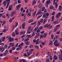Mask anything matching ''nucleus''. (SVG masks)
Segmentation results:
<instances>
[{
    "mask_svg": "<svg viewBox=\"0 0 62 62\" xmlns=\"http://www.w3.org/2000/svg\"><path fill=\"white\" fill-rule=\"evenodd\" d=\"M15 34L16 35H18L19 34V33L18 32V29H16L15 31Z\"/></svg>",
    "mask_w": 62,
    "mask_h": 62,
    "instance_id": "nucleus-1",
    "label": "nucleus"
},
{
    "mask_svg": "<svg viewBox=\"0 0 62 62\" xmlns=\"http://www.w3.org/2000/svg\"><path fill=\"white\" fill-rule=\"evenodd\" d=\"M15 13H16V12L14 10L13 12H11V13L10 14V16L11 17H12L13 16V15H14Z\"/></svg>",
    "mask_w": 62,
    "mask_h": 62,
    "instance_id": "nucleus-2",
    "label": "nucleus"
},
{
    "mask_svg": "<svg viewBox=\"0 0 62 62\" xmlns=\"http://www.w3.org/2000/svg\"><path fill=\"white\" fill-rule=\"evenodd\" d=\"M12 8H13V6L12 5H10L9 7L8 10H11L12 9Z\"/></svg>",
    "mask_w": 62,
    "mask_h": 62,
    "instance_id": "nucleus-3",
    "label": "nucleus"
},
{
    "mask_svg": "<svg viewBox=\"0 0 62 62\" xmlns=\"http://www.w3.org/2000/svg\"><path fill=\"white\" fill-rule=\"evenodd\" d=\"M0 50L2 52L5 50V48H4L3 47H0Z\"/></svg>",
    "mask_w": 62,
    "mask_h": 62,
    "instance_id": "nucleus-4",
    "label": "nucleus"
},
{
    "mask_svg": "<svg viewBox=\"0 0 62 62\" xmlns=\"http://www.w3.org/2000/svg\"><path fill=\"white\" fill-rule=\"evenodd\" d=\"M6 39V37H4L1 38V40L3 41H4L5 40V39Z\"/></svg>",
    "mask_w": 62,
    "mask_h": 62,
    "instance_id": "nucleus-5",
    "label": "nucleus"
},
{
    "mask_svg": "<svg viewBox=\"0 0 62 62\" xmlns=\"http://www.w3.org/2000/svg\"><path fill=\"white\" fill-rule=\"evenodd\" d=\"M58 30V29H57V27H56L54 29V30H53V31H54V32H55L57 30Z\"/></svg>",
    "mask_w": 62,
    "mask_h": 62,
    "instance_id": "nucleus-6",
    "label": "nucleus"
},
{
    "mask_svg": "<svg viewBox=\"0 0 62 62\" xmlns=\"http://www.w3.org/2000/svg\"><path fill=\"white\" fill-rule=\"evenodd\" d=\"M9 45L11 46L12 47H13L14 46V44L12 43H9Z\"/></svg>",
    "mask_w": 62,
    "mask_h": 62,
    "instance_id": "nucleus-7",
    "label": "nucleus"
},
{
    "mask_svg": "<svg viewBox=\"0 0 62 62\" xmlns=\"http://www.w3.org/2000/svg\"><path fill=\"white\" fill-rule=\"evenodd\" d=\"M20 7H21V4H19L18 6L17 7V10H19V8H20Z\"/></svg>",
    "mask_w": 62,
    "mask_h": 62,
    "instance_id": "nucleus-8",
    "label": "nucleus"
},
{
    "mask_svg": "<svg viewBox=\"0 0 62 62\" xmlns=\"http://www.w3.org/2000/svg\"><path fill=\"white\" fill-rule=\"evenodd\" d=\"M25 25V23H23L22 26V27L23 29H24V26Z\"/></svg>",
    "mask_w": 62,
    "mask_h": 62,
    "instance_id": "nucleus-9",
    "label": "nucleus"
},
{
    "mask_svg": "<svg viewBox=\"0 0 62 62\" xmlns=\"http://www.w3.org/2000/svg\"><path fill=\"white\" fill-rule=\"evenodd\" d=\"M54 59H55L56 60L58 59V57H57V56H56V55H54Z\"/></svg>",
    "mask_w": 62,
    "mask_h": 62,
    "instance_id": "nucleus-10",
    "label": "nucleus"
},
{
    "mask_svg": "<svg viewBox=\"0 0 62 62\" xmlns=\"http://www.w3.org/2000/svg\"><path fill=\"white\" fill-rule=\"evenodd\" d=\"M50 0L46 1V4H50Z\"/></svg>",
    "mask_w": 62,
    "mask_h": 62,
    "instance_id": "nucleus-11",
    "label": "nucleus"
},
{
    "mask_svg": "<svg viewBox=\"0 0 62 62\" xmlns=\"http://www.w3.org/2000/svg\"><path fill=\"white\" fill-rule=\"evenodd\" d=\"M55 46H59L60 45V44L58 43H57L55 45Z\"/></svg>",
    "mask_w": 62,
    "mask_h": 62,
    "instance_id": "nucleus-12",
    "label": "nucleus"
},
{
    "mask_svg": "<svg viewBox=\"0 0 62 62\" xmlns=\"http://www.w3.org/2000/svg\"><path fill=\"white\" fill-rule=\"evenodd\" d=\"M36 2V1H35V0H33L32 2V6H33V5H34L35 4Z\"/></svg>",
    "mask_w": 62,
    "mask_h": 62,
    "instance_id": "nucleus-13",
    "label": "nucleus"
},
{
    "mask_svg": "<svg viewBox=\"0 0 62 62\" xmlns=\"http://www.w3.org/2000/svg\"><path fill=\"white\" fill-rule=\"evenodd\" d=\"M14 40V38H12L11 39H9V41H10V42H11L12 41H13Z\"/></svg>",
    "mask_w": 62,
    "mask_h": 62,
    "instance_id": "nucleus-14",
    "label": "nucleus"
},
{
    "mask_svg": "<svg viewBox=\"0 0 62 62\" xmlns=\"http://www.w3.org/2000/svg\"><path fill=\"white\" fill-rule=\"evenodd\" d=\"M34 47H35V48L37 49H39V47L38 45L35 46Z\"/></svg>",
    "mask_w": 62,
    "mask_h": 62,
    "instance_id": "nucleus-15",
    "label": "nucleus"
},
{
    "mask_svg": "<svg viewBox=\"0 0 62 62\" xmlns=\"http://www.w3.org/2000/svg\"><path fill=\"white\" fill-rule=\"evenodd\" d=\"M47 33H45L44 34V38H45L46 37V36H47Z\"/></svg>",
    "mask_w": 62,
    "mask_h": 62,
    "instance_id": "nucleus-16",
    "label": "nucleus"
},
{
    "mask_svg": "<svg viewBox=\"0 0 62 62\" xmlns=\"http://www.w3.org/2000/svg\"><path fill=\"white\" fill-rule=\"evenodd\" d=\"M33 21H34V20L33 19H31L28 21V22L29 23H31L32 22H33Z\"/></svg>",
    "mask_w": 62,
    "mask_h": 62,
    "instance_id": "nucleus-17",
    "label": "nucleus"
},
{
    "mask_svg": "<svg viewBox=\"0 0 62 62\" xmlns=\"http://www.w3.org/2000/svg\"><path fill=\"white\" fill-rule=\"evenodd\" d=\"M62 9V6H59L58 9L59 10H61Z\"/></svg>",
    "mask_w": 62,
    "mask_h": 62,
    "instance_id": "nucleus-18",
    "label": "nucleus"
},
{
    "mask_svg": "<svg viewBox=\"0 0 62 62\" xmlns=\"http://www.w3.org/2000/svg\"><path fill=\"white\" fill-rule=\"evenodd\" d=\"M44 37V35L40 34V39H41L43 37Z\"/></svg>",
    "mask_w": 62,
    "mask_h": 62,
    "instance_id": "nucleus-19",
    "label": "nucleus"
},
{
    "mask_svg": "<svg viewBox=\"0 0 62 62\" xmlns=\"http://www.w3.org/2000/svg\"><path fill=\"white\" fill-rule=\"evenodd\" d=\"M6 2L7 4H9L10 2V0H6Z\"/></svg>",
    "mask_w": 62,
    "mask_h": 62,
    "instance_id": "nucleus-20",
    "label": "nucleus"
},
{
    "mask_svg": "<svg viewBox=\"0 0 62 62\" xmlns=\"http://www.w3.org/2000/svg\"><path fill=\"white\" fill-rule=\"evenodd\" d=\"M26 43V45H29L30 44V42H29L28 41H27V42H25Z\"/></svg>",
    "mask_w": 62,
    "mask_h": 62,
    "instance_id": "nucleus-21",
    "label": "nucleus"
},
{
    "mask_svg": "<svg viewBox=\"0 0 62 62\" xmlns=\"http://www.w3.org/2000/svg\"><path fill=\"white\" fill-rule=\"evenodd\" d=\"M3 4H4V6H6V5H7V2L6 1H4Z\"/></svg>",
    "mask_w": 62,
    "mask_h": 62,
    "instance_id": "nucleus-22",
    "label": "nucleus"
},
{
    "mask_svg": "<svg viewBox=\"0 0 62 62\" xmlns=\"http://www.w3.org/2000/svg\"><path fill=\"white\" fill-rule=\"evenodd\" d=\"M38 28L37 27H36L35 28L34 30V31H35V32H36L37 31V29H38Z\"/></svg>",
    "mask_w": 62,
    "mask_h": 62,
    "instance_id": "nucleus-23",
    "label": "nucleus"
},
{
    "mask_svg": "<svg viewBox=\"0 0 62 62\" xmlns=\"http://www.w3.org/2000/svg\"><path fill=\"white\" fill-rule=\"evenodd\" d=\"M47 17L46 15V14H44L43 16V18H45V17Z\"/></svg>",
    "mask_w": 62,
    "mask_h": 62,
    "instance_id": "nucleus-24",
    "label": "nucleus"
},
{
    "mask_svg": "<svg viewBox=\"0 0 62 62\" xmlns=\"http://www.w3.org/2000/svg\"><path fill=\"white\" fill-rule=\"evenodd\" d=\"M51 18L52 19V20L51 21V22H53L54 21V16H52L51 17Z\"/></svg>",
    "mask_w": 62,
    "mask_h": 62,
    "instance_id": "nucleus-25",
    "label": "nucleus"
},
{
    "mask_svg": "<svg viewBox=\"0 0 62 62\" xmlns=\"http://www.w3.org/2000/svg\"><path fill=\"white\" fill-rule=\"evenodd\" d=\"M13 34L12 35V36L13 37H14L15 36V33L14 32H13Z\"/></svg>",
    "mask_w": 62,
    "mask_h": 62,
    "instance_id": "nucleus-26",
    "label": "nucleus"
},
{
    "mask_svg": "<svg viewBox=\"0 0 62 62\" xmlns=\"http://www.w3.org/2000/svg\"><path fill=\"white\" fill-rule=\"evenodd\" d=\"M45 7H43L41 8V10L42 11H44V10L45 9Z\"/></svg>",
    "mask_w": 62,
    "mask_h": 62,
    "instance_id": "nucleus-27",
    "label": "nucleus"
},
{
    "mask_svg": "<svg viewBox=\"0 0 62 62\" xmlns=\"http://www.w3.org/2000/svg\"><path fill=\"white\" fill-rule=\"evenodd\" d=\"M12 50L11 49H10L9 51V52L10 54H12Z\"/></svg>",
    "mask_w": 62,
    "mask_h": 62,
    "instance_id": "nucleus-28",
    "label": "nucleus"
},
{
    "mask_svg": "<svg viewBox=\"0 0 62 62\" xmlns=\"http://www.w3.org/2000/svg\"><path fill=\"white\" fill-rule=\"evenodd\" d=\"M27 57H28L30 55V53H29V52H27Z\"/></svg>",
    "mask_w": 62,
    "mask_h": 62,
    "instance_id": "nucleus-29",
    "label": "nucleus"
},
{
    "mask_svg": "<svg viewBox=\"0 0 62 62\" xmlns=\"http://www.w3.org/2000/svg\"><path fill=\"white\" fill-rule=\"evenodd\" d=\"M30 30H29L28 29V30H27L28 32H27V33H28V34H30V33H31V32H30V31L29 32Z\"/></svg>",
    "mask_w": 62,
    "mask_h": 62,
    "instance_id": "nucleus-30",
    "label": "nucleus"
},
{
    "mask_svg": "<svg viewBox=\"0 0 62 62\" xmlns=\"http://www.w3.org/2000/svg\"><path fill=\"white\" fill-rule=\"evenodd\" d=\"M7 53H5V52L3 54V55L4 56H7Z\"/></svg>",
    "mask_w": 62,
    "mask_h": 62,
    "instance_id": "nucleus-31",
    "label": "nucleus"
},
{
    "mask_svg": "<svg viewBox=\"0 0 62 62\" xmlns=\"http://www.w3.org/2000/svg\"><path fill=\"white\" fill-rule=\"evenodd\" d=\"M40 30H42L43 29V26H40L39 27V29Z\"/></svg>",
    "mask_w": 62,
    "mask_h": 62,
    "instance_id": "nucleus-32",
    "label": "nucleus"
},
{
    "mask_svg": "<svg viewBox=\"0 0 62 62\" xmlns=\"http://www.w3.org/2000/svg\"><path fill=\"white\" fill-rule=\"evenodd\" d=\"M50 9H53L54 8V7L52 5L50 6Z\"/></svg>",
    "mask_w": 62,
    "mask_h": 62,
    "instance_id": "nucleus-33",
    "label": "nucleus"
},
{
    "mask_svg": "<svg viewBox=\"0 0 62 62\" xmlns=\"http://www.w3.org/2000/svg\"><path fill=\"white\" fill-rule=\"evenodd\" d=\"M25 31H23V32H21L20 33L21 34H25Z\"/></svg>",
    "mask_w": 62,
    "mask_h": 62,
    "instance_id": "nucleus-34",
    "label": "nucleus"
},
{
    "mask_svg": "<svg viewBox=\"0 0 62 62\" xmlns=\"http://www.w3.org/2000/svg\"><path fill=\"white\" fill-rule=\"evenodd\" d=\"M47 25L48 24H46L44 26V28H46V27L48 28Z\"/></svg>",
    "mask_w": 62,
    "mask_h": 62,
    "instance_id": "nucleus-35",
    "label": "nucleus"
},
{
    "mask_svg": "<svg viewBox=\"0 0 62 62\" xmlns=\"http://www.w3.org/2000/svg\"><path fill=\"white\" fill-rule=\"evenodd\" d=\"M4 53L7 54H8V50H6Z\"/></svg>",
    "mask_w": 62,
    "mask_h": 62,
    "instance_id": "nucleus-36",
    "label": "nucleus"
},
{
    "mask_svg": "<svg viewBox=\"0 0 62 62\" xmlns=\"http://www.w3.org/2000/svg\"><path fill=\"white\" fill-rule=\"evenodd\" d=\"M35 34V33L34 32H33L32 33V36H34Z\"/></svg>",
    "mask_w": 62,
    "mask_h": 62,
    "instance_id": "nucleus-37",
    "label": "nucleus"
},
{
    "mask_svg": "<svg viewBox=\"0 0 62 62\" xmlns=\"http://www.w3.org/2000/svg\"><path fill=\"white\" fill-rule=\"evenodd\" d=\"M31 15V13H29L27 14L28 16H30Z\"/></svg>",
    "mask_w": 62,
    "mask_h": 62,
    "instance_id": "nucleus-38",
    "label": "nucleus"
},
{
    "mask_svg": "<svg viewBox=\"0 0 62 62\" xmlns=\"http://www.w3.org/2000/svg\"><path fill=\"white\" fill-rule=\"evenodd\" d=\"M40 31V30L39 29H38L37 30V33H39Z\"/></svg>",
    "mask_w": 62,
    "mask_h": 62,
    "instance_id": "nucleus-39",
    "label": "nucleus"
},
{
    "mask_svg": "<svg viewBox=\"0 0 62 62\" xmlns=\"http://www.w3.org/2000/svg\"><path fill=\"white\" fill-rule=\"evenodd\" d=\"M7 30H6V29H4V30H3V32H5V31H6Z\"/></svg>",
    "mask_w": 62,
    "mask_h": 62,
    "instance_id": "nucleus-40",
    "label": "nucleus"
},
{
    "mask_svg": "<svg viewBox=\"0 0 62 62\" xmlns=\"http://www.w3.org/2000/svg\"><path fill=\"white\" fill-rule=\"evenodd\" d=\"M36 23V22H35L34 23H31V25H34V24H35V23Z\"/></svg>",
    "mask_w": 62,
    "mask_h": 62,
    "instance_id": "nucleus-41",
    "label": "nucleus"
},
{
    "mask_svg": "<svg viewBox=\"0 0 62 62\" xmlns=\"http://www.w3.org/2000/svg\"><path fill=\"white\" fill-rule=\"evenodd\" d=\"M40 21L41 23H42L43 22V19H42L40 20Z\"/></svg>",
    "mask_w": 62,
    "mask_h": 62,
    "instance_id": "nucleus-42",
    "label": "nucleus"
},
{
    "mask_svg": "<svg viewBox=\"0 0 62 62\" xmlns=\"http://www.w3.org/2000/svg\"><path fill=\"white\" fill-rule=\"evenodd\" d=\"M46 16H49V13H46Z\"/></svg>",
    "mask_w": 62,
    "mask_h": 62,
    "instance_id": "nucleus-43",
    "label": "nucleus"
},
{
    "mask_svg": "<svg viewBox=\"0 0 62 62\" xmlns=\"http://www.w3.org/2000/svg\"><path fill=\"white\" fill-rule=\"evenodd\" d=\"M50 25H51V24H49V25L47 24V27L48 29H50V28H49V27H50Z\"/></svg>",
    "mask_w": 62,
    "mask_h": 62,
    "instance_id": "nucleus-44",
    "label": "nucleus"
},
{
    "mask_svg": "<svg viewBox=\"0 0 62 62\" xmlns=\"http://www.w3.org/2000/svg\"><path fill=\"white\" fill-rule=\"evenodd\" d=\"M54 35H52L51 36V39H54Z\"/></svg>",
    "mask_w": 62,
    "mask_h": 62,
    "instance_id": "nucleus-45",
    "label": "nucleus"
},
{
    "mask_svg": "<svg viewBox=\"0 0 62 62\" xmlns=\"http://www.w3.org/2000/svg\"><path fill=\"white\" fill-rule=\"evenodd\" d=\"M38 13L39 14H40L41 13V12L40 11V10H39L38 11Z\"/></svg>",
    "mask_w": 62,
    "mask_h": 62,
    "instance_id": "nucleus-46",
    "label": "nucleus"
},
{
    "mask_svg": "<svg viewBox=\"0 0 62 62\" xmlns=\"http://www.w3.org/2000/svg\"><path fill=\"white\" fill-rule=\"evenodd\" d=\"M18 24V22H16V27H17V25Z\"/></svg>",
    "mask_w": 62,
    "mask_h": 62,
    "instance_id": "nucleus-47",
    "label": "nucleus"
},
{
    "mask_svg": "<svg viewBox=\"0 0 62 62\" xmlns=\"http://www.w3.org/2000/svg\"><path fill=\"white\" fill-rule=\"evenodd\" d=\"M38 24L39 25H40V24H41V23L40 22H39V21L38 22Z\"/></svg>",
    "mask_w": 62,
    "mask_h": 62,
    "instance_id": "nucleus-48",
    "label": "nucleus"
},
{
    "mask_svg": "<svg viewBox=\"0 0 62 62\" xmlns=\"http://www.w3.org/2000/svg\"><path fill=\"white\" fill-rule=\"evenodd\" d=\"M9 3H7V6L6 7V8H8V6H9Z\"/></svg>",
    "mask_w": 62,
    "mask_h": 62,
    "instance_id": "nucleus-49",
    "label": "nucleus"
},
{
    "mask_svg": "<svg viewBox=\"0 0 62 62\" xmlns=\"http://www.w3.org/2000/svg\"><path fill=\"white\" fill-rule=\"evenodd\" d=\"M49 59H51V60H53V58L52 57V56L50 55V57Z\"/></svg>",
    "mask_w": 62,
    "mask_h": 62,
    "instance_id": "nucleus-50",
    "label": "nucleus"
},
{
    "mask_svg": "<svg viewBox=\"0 0 62 62\" xmlns=\"http://www.w3.org/2000/svg\"><path fill=\"white\" fill-rule=\"evenodd\" d=\"M60 31H57L56 32V34H60Z\"/></svg>",
    "mask_w": 62,
    "mask_h": 62,
    "instance_id": "nucleus-51",
    "label": "nucleus"
},
{
    "mask_svg": "<svg viewBox=\"0 0 62 62\" xmlns=\"http://www.w3.org/2000/svg\"><path fill=\"white\" fill-rule=\"evenodd\" d=\"M29 47L30 48H33V46H32V45H31V46H29Z\"/></svg>",
    "mask_w": 62,
    "mask_h": 62,
    "instance_id": "nucleus-52",
    "label": "nucleus"
},
{
    "mask_svg": "<svg viewBox=\"0 0 62 62\" xmlns=\"http://www.w3.org/2000/svg\"><path fill=\"white\" fill-rule=\"evenodd\" d=\"M61 13H59L57 15L59 16H60V15H61Z\"/></svg>",
    "mask_w": 62,
    "mask_h": 62,
    "instance_id": "nucleus-53",
    "label": "nucleus"
},
{
    "mask_svg": "<svg viewBox=\"0 0 62 62\" xmlns=\"http://www.w3.org/2000/svg\"><path fill=\"white\" fill-rule=\"evenodd\" d=\"M39 7H41L42 6V4L41 3H40L39 5Z\"/></svg>",
    "mask_w": 62,
    "mask_h": 62,
    "instance_id": "nucleus-54",
    "label": "nucleus"
},
{
    "mask_svg": "<svg viewBox=\"0 0 62 62\" xmlns=\"http://www.w3.org/2000/svg\"><path fill=\"white\" fill-rule=\"evenodd\" d=\"M21 11H22L23 10V8H21Z\"/></svg>",
    "mask_w": 62,
    "mask_h": 62,
    "instance_id": "nucleus-55",
    "label": "nucleus"
},
{
    "mask_svg": "<svg viewBox=\"0 0 62 62\" xmlns=\"http://www.w3.org/2000/svg\"><path fill=\"white\" fill-rule=\"evenodd\" d=\"M4 43H0V45H2V46L4 45Z\"/></svg>",
    "mask_w": 62,
    "mask_h": 62,
    "instance_id": "nucleus-56",
    "label": "nucleus"
},
{
    "mask_svg": "<svg viewBox=\"0 0 62 62\" xmlns=\"http://www.w3.org/2000/svg\"><path fill=\"white\" fill-rule=\"evenodd\" d=\"M3 56V54L2 53H0V56L2 57Z\"/></svg>",
    "mask_w": 62,
    "mask_h": 62,
    "instance_id": "nucleus-57",
    "label": "nucleus"
},
{
    "mask_svg": "<svg viewBox=\"0 0 62 62\" xmlns=\"http://www.w3.org/2000/svg\"><path fill=\"white\" fill-rule=\"evenodd\" d=\"M23 55L24 56H27V54H26V53H24V54H23Z\"/></svg>",
    "mask_w": 62,
    "mask_h": 62,
    "instance_id": "nucleus-58",
    "label": "nucleus"
},
{
    "mask_svg": "<svg viewBox=\"0 0 62 62\" xmlns=\"http://www.w3.org/2000/svg\"><path fill=\"white\" fill-rule=\"evenodd\" d=\"M15 47H13L12 48V50H15Z\"/></svg>",
    "mask_w": 62,
    "mask_h": 62,
    "instance_id": "nucleus-59",
    "label": "nucleus"
},
{
    "mask_svg": "<svg viewBox=\"0 0 62 62\" xmlns=\"http://www.w3.org/2000/svg\"><path fill=\"white\" fill-rule=\"evenodd\" d=\"M25 1V3H28V0H24Z\"/></svg>",
    "mask_w": 62,
    "mask_h": 62,
    "instance_id": "nucleus-60",
    "label": "nucleus"
},
{
    "mask_svg": "<svg viewBox=\"0 0 62 62\" xmlns=\"http://www.w3.org/2000/svg\"><path fill=\"white\" fill-rule=\"evenodd\" d=\"M33 42H36V39H34L33 40Z\"/></svg>",
    "mask_w": 62,
    "mask_h": 62,
    "instance_id": "nucleus-61",
    "label": "nucleus"
},
{
    "mask_svg": "<svg viewBox=\"0 0 62 62\" xmlns=\"http://www.w3.org/2000/svg\"><path fill=\"white\" fill-rule=\"evenodd\" d=\"M55 14V12L54 11L53 12V13L52 14V15H54V14Z\"/></svg>",
    "mask_w": 62,
    "mask_h": 62,
    "instance_id": "nucleus-62",
    "label": "nucleus"
},
{
    "mask_svg": "<svg viewBox=\"0 0 62 62\" xmlns=\"http://www.w3.org/2000/svg\"><path fill=\"white\" fill-rule=\"evenodd\" d=\"M6 24V22L5 21L3 22V23L2 24V25H4V24Z\"/></svg>",
    "mask_w": 62,
    "mask_h": 62,
    "instance_id": "nucleus-63",
    "label": "nucleus"
},
{
    "mask_svg": "<svg viewBox=\"0 0 62 62\" xmlns=\"http://www.w3.org/2000/svg\"><path fill=\"white\" fill-rule=\"evenodd\" d=\"M60 59L61 60H62V57H59Z\"/></svg>",
    "mask_w": 62,
    "mask_h": 62,
    "instance_id": "nucleus-64",
    "label": "nucleus"
}]
</instances>
